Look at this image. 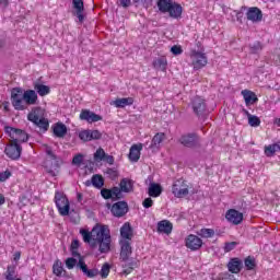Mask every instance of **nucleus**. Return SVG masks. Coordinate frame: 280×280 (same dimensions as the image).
Here are the masks:
<instances>
[{
  "mask_svg": "<svg viewBox=\"0 0 280 280\" xmlns=\"http://www.w3.org/2000/svg\"><path fill=\"white\" fill-rule=\"evenodd\" d=\"M153 69H156V71H167V58L162 56L153 60Z\"/></svg>",
  "mask_w": 280,
  "mask_h": 280,
  "instance_id": "28",
  "label": "nucleus"
},
{
  "mask_svg": "<svg viewBox=\"0 0 280 280\" xmlns=\"http://www.w3.org/2000/svg\"><path fill=\"white\" fill-rule=\"evenodd\" d=\"M28 121H32L35 124V126H38L42 130H48L49 128V121L45 118H39L38 116V109H35L31 112L27 116Z\"/></svg>",
  "mask_w": 280,
  "mask_h": 280,
  "instance_id": "14",
  "label": "nucleus"
},
{
  "mask_svg": "<svg viewBox=\"0 0 280 280\" xmlns=\"http://www.w3.org/2000/svg\"><path fill=\"white\" fill-rule=\"evenodd\" d=\"M120 241H127V242H132V226L130 223H125L120 228Z\"/></svg>",
  "mask_w": 280,
  "mask_h": 280,
  "instance_id": "25",
  "label": "nucleus"
},
{
  "mask_svg": "<svg viewBox=\"0 0 280 280\" xmlns=\"http://www.w3.org/2000/svg\"><path fill=\"white\" fill-rule=\"evenodd\" d=\"M13 259L15 261H19V259H21V252H15L14 255H13Z\"/></svg>",
  "mask_w": 280,
  "mask_h": 280,
  "instance_id": "58",
  "label": "nucleus"
},
{
  "mask_svg": "<svg viewBox=\"0 0 280 280\" xmlns=\"http://www.w3.org/2000/svg\"><path fill=\"white\" fill-rule=\"evenodd\" d=\"M54 135L55 137L62 138L67 135V126L65 124L59 122L54 127Z\"/></svg>",
  "mask_w": 280,
  "mask_h": 280,
  "instance_id": "37",
  "label": "nucleus"
},
{
  "mask_svg": "<svg viewBox=\"0 0 280 280\" xmlns=\"http://www.w3.org/2000/svg\"><path fill=\"white\" fill-rule=\"evenodd\" d=\"M139 1H142L147 5H152V0H133V3H139Z\"/></svg>",
  "mask_w": 280,
  "mask_h": 280,
  "instance_id": "57",
  "label": "nucleus"
},
{
  "mask_svg": "<svg viewBox=\"0 0 280 280\" xmlns=\"http://www.w3.org/2000/svg\"><path fill=\"white\" fill-rule=\"evenodd\" d=\"M173 3L174 1L172 0H159L158 8L162 12V14H167Z\"/></svg>",
  "mask_w": 280,
  "mask_h": 280,
  "instance_id": "34",
  "label": "nucleus"
},
{
  "mask_svg": "<svg viewBox=\"0 0 280 280\" xmlns=\"http://www.w3.org/2000/svg\"><path fill=\"white\" fill-rule=\"evenodd\" d=\"M8 5H10V0H0V8L5 10Z\"/></svg>",
  "mask_w": 280,
  "mask_h": 280,
  "instance_id": "56",
  "label": "nucleus"
},
{
  "mask_svg": "<svg viewBox=\"0 0 280 280\" xmlns=\"http://www.w3.org/2000/svg\"><path fill=\"white\" fill-rule=\"evenodd\" d=\"M148 194H149V196H151V198H159V196H161V194H163V187H161V185H159V184L151 183L149 185Z\"/></svg>",
  "mask_w": 280,
  "mask_h": 280,
  "instance_id": "29",
  "label": "nucleus"
},
{
  "mask_svg": "<svg viewBox=\"0 0 280 280\" xmlns=\"http://www.w3.org/2000/svg\"><path fill=\"white\" fill-rule=\"evenodd\" d=\"M55 203L60 213V215H69V210L71 209L69 205V199L67 196L60 191L55 194Z\"/></svg>",
  "mask_w": 280,
  "mask_h": 280,
  "instance_id": "8",
  "label": "nucleus"
},
{
  "mask_svg": "<svg viewBox=\"0 0 280 280\" xmlns=\"http://www.w3.org/2000/svg\"><path fill=\"white\" fill-rule=\"evenodd\" d=\"M163 141H165V133L164 132H158L150 144V150L153 152H158V150H161V145H163Z\"/></svg>",
  "mask_w": 280,
  "mask_h": 280,
  "instance_id": "20",
  "label": "nucleus"
},
{
  "mask_svg": "<svg viewBox=\"0 0 280 280\" xmlns=\"http://www.w3.org/2000/svg\"><path fill=\"white\" fill-rule=\"evenodd\" d=\"M225 218L229 222H232V224H242V220H244V214L235 209H230Z\"/></svg>",
  "mask_w": 280,
  "mask_h": 280,
  "instance_id": "18",
  "label": "nucleus"
},
{
  "mask_svg": "<svg viewBox=\"0 0 280 280\" xmlns=\"http://www.w3.org/2000/svg\"><path fill=\"white\" fill-rule=\"evenodd\" d=\"M222 280H235V276L231 273H223L222 277H220Z\"/></svg>",
  "mask_w": 280,
  "mask_h": 280,
  "instance_id": "55",
  "label": "nucleus"
},
{
  "mask_svg": "<svg viewBox=\"0 0 280 280\" xmlns=\"http://www.w3.org/2000/svg\"><path fill=\"white\" fill-rule=\"evenodd\" d=\"M5 205V197L0 194V206Z\"/></svg>",
  "mask_w": 280,
  "mask_h": 280,
  "instance_id": "60",
  "label": "nucleus"
},
{
  "mask_svg": "<svg viewBox=\"0 0 280 280\" xmlns=\"http://www.w3.org/2000/svg\"><path fill=\"white\" fill-rule=\"evenodd\" d=\"M172 194L175 198H185V196H189V185L187 180L179 178L173 183Z\"/></svg>",
  "mask_w": 280,
  "mask_h": 280,
  "instance_id": "7",
  "label": "nucleus"
},
{
  "mask_svg": "<svg viewBox=\"0 0 280 280\" xmlns=\"http://www.w3.org/2000/svg\"><path fill=\"white\" fill-rule=\"evenodd\" d=\"M172 229H173L172 222L167 220H163L158 223L159 233H165L166 235H170V233H172Z\"/></svg>",
  "mask_w": 280,
  "mask_h": 280,
  "instance_id": "31",
  "label": "nucleus"
},
{
  "mask_svg": "<svg viewBox=\"0 0 280 280\" xmlns=\"http://www.w3.org/2000/svg\"><path fill=\"white\" fill-rule=\"evenodd\" d=\"M262 47H261V43L256 42L254 45L250 46V52L252 54H259V51H261Z\"/></svg>",
  "mask_w": 280,
  "mask_h": 280,
  "instance_id": "49",
  "label": "nucleus"
},
{
  "mask_svg": "<svg viewBox=\"0 0 280 280\" xmlns=\"http://www.w3.org/2000/svg\"><path fill=\"white\" fill-rule=\"evenodd\" d=\"M101 196L105 200H121L124 198V194L119 187H113L112 189L103 188L101 190Z\"/></svg>",
  "mask_w": 280,
  "mask_h": 280,
  "instance_id": "13",
  "label": "nucleus"
},
{
  "mask_svg": "<svg viewBox=\"0 0 280 280\" xmlns=\"http://www.w3.org/2000/svg\"><path fill=\"white\" fill-rule=\"evenodd\" d=\"M79 139L84 143L89 141H98V139H102V132L100 130L84 129L79 132Z\"/></svg>",
  "mask_w": 280,
  "mask_h": 280,
  "instance_id": "12",
  "label": "nucleus"
},
{
  "mask_svg": "<svg viewBox=\"0 0 280 280\" xmlns=\"http://www.w3.org/2000/svg\"><path fill=\"white\" fill-rule=\"evenodd\" d=\"M82 161H84V156L82 154H77L73 159H72V164L73 165H82Z\"/></svg>",
  "mask_w": 280,
  "mask_h": 280,
  "instance_id": "51",
  "label": "nucleus"
},
{
  "mask_svg": "<svg viewBox=\"0 0 280 280\" xmlns=\"http://www.w3.org/2000/svg\"><path fill=\"white\" fill-rule=\"evenodd\" d=\"M248 124L252 126V128H258V126H261V119L255 115H252L248 118Z\"/></svg>",
  "mask_w": 280,
  "mask_h": 280,
  "instance_id": "42",
  "label": "nucleus"
},
{
  "mask_svg": "<svg viewBox=\"0 0 280 280\" xmlns=\"http://www.w3.org/2000/svg\"><path fill=\"white\" fill-rule=\"evenodd\" d=\"M120 194L124 191L125 194H130L132 191V180L128 178H122L119 184Z\"/></svg>",
  "mask_w": 280,
  "mask_h": 280,
  "instance_id": "33",
  "label": "nucleus"
},
{
  "mask_svg": "<svg viewBox=\"0 0 280 280\" xmlns=\"http://www.w3.org/2000/svg\"><path fill=\"white\" fill-rule=\"evenodd\" d=\"M141 150H143V144H133L129 150V160L132 163H137L141 159Z\"/></svg>",
  "mask_w": 280,
  "mask_h": 280,
  "instance_id": "22",
  "label": "nucleus"
},
{
  "mask_svg": "<svg viewBox=\"0 0 280 280\" xmlns=\"http://www.w3.org/2000/svg\"><path fill=\"white\" fill-rule=\"evenodd\" d=\"M190 107L197 117H202L207 110V103L205 102V98L195 96L190 102Z\"/></svg>",
  "mask_w": 280,
  "mask_h": 280,
  "instance_id": "9",
  "label": "nucleus"
},
{
  "mask_svg": "<svg viewBox=\"0 0 280 280\" xmlns=\"http://www.w3.org/2000/svg\"><path fill=\"white\" fill-rule=\"evenodd\" d=\"M237 247V242H229L224 245V253H231V250H235Z\"/></svg>",
  "mask_w": 280,
  "mask_h": 280,
  "instance_id": "46",
  "label": "nucleus"
},
{
  "mask_svg": "<svg viewBox=\"0 0 280 280\" xmlns=\"http://www.w3.org/2000/svg\"><path fill=\"white\" fill-rule=\"evenodd\" d=\"M246 270H255L257 268V260H255V257L248 256L244 260Z\"/></svg>",
  "mask_w": 280,
  "mask_h": 280,
  "instance_id": "39",
  "label": "nucleus"
},
{
  "mask_svg": "<svg viewBox=\"0 0 280 280\" xmlns=\"http://www.w3.org/2000/svg\"><path fill=\"white\" fill-rule=\"evenodd\" d=\"M276 152H280V141L265 147L266 156H275Z\"/></svg>",
  "mask_w": 280,
  "mask_h": 280,
  "instance_id": "36",
  "label": "nucleus"
},
{
  "mask_svg": "<svg viewBox=\"0 0 280 280\" xmlns=\"http://www.w3.org/2000/svg\"><path fill=\"white\" fill-rule=\"evenodd\" d=\"M277 126L280 127V118L277 120Z\"/></svg>",
  "mask_w": 280,
  "mask_h": 280,
  "instance_id": "62",
  "label": "nucleus"
},
{
  "mask_svg": "<svg viewBox=\"0 0 280 280\" xmlns=\"http://www.w3.org/2000/svg\"><path fill=\"white\" fill-rule=\"evenodd\" d=\"M38 102V94L34 90L23 92L21 88H14L11 92V103L15 110H25Z\"/></svg>",
  "mask_w": 280,
  "mask_h": 280,
  "instance_id": "2",
  "label": "nucleus"
},
{
  "mask_svg": "<svg viewBox=\"0 0 280 280\" xmlns=\"http://www.w3.org/2000/svg\"><path fill=\"white\" fill-rule=\"evenodd\" d=\"M243 113L244 115H246L247 119H249L253 116V114L248 113L247 109H243Z\"/></svg>",
  "mask_w": 280,
  "mask_h": 280,
  "instance_id": "59",
  "label": "nucleus"
},
{
  "mask_svg": "<svg viewBox=\"0 0 280 280\" xmlns=\"http://www.w3.org/2000/svg\"><path fill=\"white\" fill-rule=\"evenodd\" d=\"M72 5L74 10L77 11V18L79 19V22L82 23L84 21V1L82 0H72Z\"/></svg>",
  "mask_w": 280,
  "mask_h": 280,
  "instance_id": "26",
  "label": "nucleus"
},
{
  "mask_svg": "<svg viewBox=\"0 0 280 280\" xmlns=\"http://www.w3.org/2000/svg\"><path fill=\"white\" fill-rule=\"evenodd\" d=\"M167 13L171 19H180V16H183V5L178 4V2H173Z\"/></svg>",
  "mask_w": 280,
  "mask_h": 280,
  "instance_id": "24",
  "label": "nucleus"
},
{
  "mask_svg": "<svg viewBox=\"0 0 280 280\" xmlns=\"http://www.w3.org/2000/svg\"><path fill=\"white\" fill-rule=\"evenodd\" d=\"M186 248L190 250H200L202 248V238L197 235L190 234L186 238Z\"/></svg>",
  "mask_w": 280,
  "mask_h": 280,
  "instance_id": "17",
  "label": "nucleus"
},
{
  "mask_svg": "<svg viewBox=\"0 0 280 280\" xmlns=\"http://www.w3.org/2000/svg\"><path fill=\"white\" fill-rule=\"evenodd\" d=\"M121 8H130L132 5V0H118Z\"/></svg>",
  "mask_w": 280,
  "mask_h": 280,
  "instance_id": "53",
  "label": "nucleus"
},
{
  "mask_svg": "<svg viewBox=\"0 0 280 280\" xmlns=\"http://www.w3.org/2000/svg\"><path fill=\"white\" fill-rule=\"evenodd\" d=\"M132 255V246L130 241H120V258L122 261V275H130L137 268V262L132 260H128V258Z\"/></svg>",
  "mask_w": 280,
  "mask_h": 280,
  "instance_id": "3",
  "label": "nucleus"
},
{
  "mask_svg": "<svg viewBox=\"0 0 280 280\" xmlns=\"http://www.w3.org/2000/svg\"><path fill=\"white\" fill-rule=\"evenodd\" d=\"M154 205V200H152V198H145L142 202V207H144V209H150V207H152Z\"/></svg>",
  "mask_w": 280,
  "mask_h": 280,
  "instance_id": "52",
  "label": "nucleus"
},
{
  "mask_svg": "<svg viewBox=\"0 0 280 280\" xmlns=\"http://www.w3.org/2000/svg\"><path fill=\"white\" fill-rule=\"evenodd\" d=\"M78 268H80L83 275H85V277H89V279H93V277H97L100 275V271L97 269H89L86 262H84L83 259L79 260Z\"/></svg>",
  "mask_w": 280,
  "mask_h": 280,
  "instance_id": "21",
  "label": "nucleus"
},
{
  "mask_svg": "<svg viewBox=\"0 0 280 280\" xmlns=\"http://www.w3.org/2000/svg\"><path fill=\"white\" fill-rule=\"evenodd\" d=\"M242 95L245 100L246 106H248L250 104H255V102L258 101L257 95L255 94V92H252L249 90H243Z\"/></svg>",
  "mask_w": 280,
  "mask_h": 280,
  "instance_id": "30",
  "label": "nucleus"
},
{
  "mask_svg": "<svg viewBox=\"0 0 280 280\" xmlns=\"http://www.w3.org/2000/svg\"><path fill=\"white\" fill-rule=\"evenodd\" d=\"M236 19H237V21H238L240 23H242V12H238V13L236 14Z\"/></svg>",
  "mask_w": 280,
  "mask_h": 280,
  "instance_id": "61",
  "label": "nucleus"
},
{
  "mask_svg": "<svg viewBox=\"0 0 280 280\" xmlns=\"http://www.w3.org/2000/svg\"><path fill=\"white\" fill-rule=\"evenodd\" d=\"M75 266H78V260L75 258H67L66 268H68V270H73Z\"/></svg>",
  "mask_w": 280,
  "mask_h": 280,
  "instance_id": "45",
  "label": "nucleus"
},
{
  "mask_svg": "<svg viewBox=\"0 0 280 280\" xmlns=\"http://www.w3.org/2000/svg\"><path fill=\"white\" fill-rule=\"evenodd\" d=\"M200 45H201L200 42H198V43H197V47H200Z\"/></svg>",
  "mask_w": 280,
  "mask_h": 280,
  "instance_id": "63",
  "label": "nucleus"
},
{
  "mask_svg": "<svg viewBox=\"0 0 280 280\" xmlns=\"http://www.w3.org/2000/svg\"><path fill=\"white\" fill-rule=\"evenodd\" d=\"M92 185L96 187V189H102L104 187V177H102V175L92 176Z\"/></svg>",
  "mask_w": 280,
  "mask_h": 280,
  "instance_id": "40",
  "label": "nucleus"
},
{
  "mask_svg": "<svg viewBox=\"0 0 280 280\" xmlns=\"http://www.w3.org/2000/svg\"><path fill=\"white\" fill-rule=\"evenodd\" d=\"M0 47H1V43H0Z\"/></svg>",
  "mask_w": 280,
  "mask_h": 280,
  "instance_id": "64",
  "label": "nucleus"
},
{
  "mask_svg": "<svg viewBox=\"0 0 280 280\" xmlns=\"http://www.w3.org/2000/svg\"><path fill=\"white\" fill-rule=\"evenodd\" d=\"M80 235H82L85 244H89L92 248H98L101 254L110 253L113 238L110 237L108 226L96 224L92 231L81 229Z\"/></svg>",
  "mask_w": 280,
  "mask_h": 280,
  "instance_id": "1",
  "label": "nucleus"
},
{
  "mask_svg": "<svg viewBox=\"0 0 280 280\" xmlns=\"http://www.w3.org/2000/svg\"><path fill=\"white\" fill-rule=\"evenodd\" d=\"M100 275H101L102 279H106V277H108V275H110V265L105 262L100 271Z\"/></svg>",
  "mask_w": 280,
  "mask_h": 280,
  "instance_id": "44",
  "label": "nucleus"
},
{
  "mask_svg": "<svg viewBox=\"0 0 280 280\" xmlns=\"http://www.w3.org/2000/svg\"><path fill=\"white\" fill-rule=\"evenodd\" d=\"M4 279H7V280H22L21 278H16V266L9 265L7 267V271L4 272Z\"/></svg>",
  "mask_w": 280,
  "mask_h": 280,
  "instance_id": "32",
  "label": "nucleus"
},
{
  "mask_svg": "<svg viewBox=\"0 0 280 280\" xmlns=\"http://www.w3.org/2000/svg\"><path fill=\"white\" fill-rule=\"evenodd\" d=\"M190 60L196 71L207 67L208 59L207 55L205 54V49L200 48V50H190Z\"/></svg>",
  "mask_w": 280,
  "mask_h": 280,
  "instance_id": "5",
  "label": "nucleus"
},
{
  "mask_svg": "<svg viewBox=\"0 0 280 280\" xmlns=\"http://www.w3.org/2000/svg\"><path fill=\"white\" fill-rule=\"evenodd\" d=\"M103 161H106L109 165H113L115 163V158L113 155H106L104 156Z\"/></svg>",
  "mask_w": 280,
  "mask_h": 280,
  "instance_id": "54",
  "label": "nucleus"
},
{
  "mask_svg": "<svg viewBox=\"0 0 280 280\" xmlns=\"http://www.w3.org/2000/svg\"><path fill=\"white\" fill-rule=\"evenodd\" d=\"M34 89H35L36 93H38V95H40V97H45V95H49V93H51V90L49 89V86H47L45 84L36 83L34 85Z\"/></svg>",
  "mask_w": 280,
  "mask_h": 280,
  "instance_id": "35",
  "label": "nucleus"
},
{
  "mask_svg": "<svg viewBox=\"0 0 280 280\" xmlns=\"http://www.w3.org/2000/svg\"><path fill=\"white\" fill-rule=\"evenodd\" d=\"M197 235H199V237H203L205 240H209L215 235V230L203 228L197 232Z\"/></svg>",
  "mask_w": 280,
  "mask_h": 280,
  "instance_id": "38",
  "label": "nucleus"
},
{
  "mask_svg": "<svg viewBox=\"0 0 280 280\" xmlns=\"http://www.w3.org/2000/svg\"><path fill=\"white\" fill-rule=\"evenodd\" d=\"M4 132L10 137L11 142L13 143H25L30 139V136H27V132H25L22 129H16L13 127H5Z\"/></svg>",
  "mask_w": 280,
  "mask_h": 280,
  "instance_id": "6",
  "label": "nucleus"
},
{
  "mask_svg": "<svg viewBox=\"0 0 280 280\" xmlns=\"http://www.w3.org/2000/svg\"><path fill=\"white\" fill-rule=\"evenodd\" d=\"M10 176H12V173L10 171H4L0 173V183H5V180H8V178H10Z\"/></svg>",
  "mask_w": 280,
  "mask_h": 280,
  "instance_id": "50",
  "label": "nucleus"
},
{
  "mask_svg": "<svg viewBox=\"0 0 280 280\" xmlns=\"http://www.w3.org/2000/svg\"><path fill=\"white\" fill-rule=\"evenodd\" d=\"M247 21H252V23H257L264 19V14L261 13V10L257 7H252L248 9L247 13Z\"/></svg>",
  "mask_w": 280,
  "mask_h": 280,
  "instance_id": "19",
  "label": "nucleus"
},
{
  "mask_svg": "<svg viewBox=\"0 0 280 280\" xmlns=\"http://www.w3.org/2000/svg\"><path fill=\"white\" fill-rule=\"evenodd\" d=\"M132 104H135V98L132 97L117 98L110 103V105L116 108H126V106H132Z\"/></svg>",
  "mask_w": 280,
  "mask_h": 280,
  "instance_id": "27",
  "label": "nucleus"
},
{
  "mask_svg": "<svg viewBox=\"0 0 280 280\" xmlns=\"http://www.w3.org/2000/svg\"><path fill=\"white\" fill-rule=\"evenodd\" d=\"M110 212L115 218H124L128 213V202L118 201L112 206Z\"/></svg>",
  "mask_w": 280,
  "mask_h": 280,
  "instance_id": "15",
  "label": "nucleus"
},
{
  "mask_svg": "<svg viewBox=\"0 0 280 280\" xmlns=\"http://www.w3.org/2000/svg\"><path fill=\"white\" fill-rule=\"evenodd\" d=\"M171 52L173 54V56H180L183 54V47L179 45H174L173 47H171Z\"/></svg>",
  "mask_w": 280,
  "mask_h": 280,
  "instance_id": "48",
  "label": "nucleus"
},
{
  "mask_svg": "<svg viewBox=\"0 0 280 280\" xmlns=\"http://www.w3.org/2000/svg\"><path fill=\"white\" fill-rule=\"evenodd\" d=\"M52 272L56 277H62V272H65V268H62V262L57 261L52 266Z\"/></svg>",
  "mask_w": 280,
  "mask_h": 280,
  "instance_id": "41",
  "label": "nucleus"
},
{
  "mask_svg": "<svg viewBox=\"0 0 280 280\" xmlns=\"http://www.w3.org/2000/svg\"><path fill=\"white\" fill-rule=\"evenodd\" d=\"M80 119L82 121H88V124H95L97 121H102V116L89 109H82L80 114Z\"/></svg>",
  "mask_w": 280,
  "mask_h": 280,
  "instance_id": "16",
  "label": "nucleus"
},
{
  "mask_svg": "<svg viewBox=\"0 0 280 280\" xmlns=\"http://www.w3.org/2000/svg\"><path fill=\"white\" fill-rule=\"evenodd\" d=\"M105 156H106V152L104 151V149L98 148L94 153V161L96 162L104 161Z\"/></svg>",
  "mask_w": 280,
  "mask_h": 280,
  "instance_id": "43",
  "label": "nucleus"
},
{
  "mask_svg": "<svg viewBox=\"0 0 280 280\" xmlns=\"http://www.w3.org/2000/svg\"><path fill=\"white\" fill-rule=\"evenodd\" d=\"M80 247V242L79 241H72L71 243V248H72V255L73 257H80V254L75 250Z\"/></svg>",
  "mask_w": 280,
  "mask_h": 280,
  "instance_id": "47",
  "label": "nucleus"
},
{
  "mask_svg": "<svg viewBox=\"0 0 280 280\" xmlns=\"http://www.w3.org/2000/svg\"><path fill=\"white\" fill-rule=\"evenodd\" d=\"M179 143L184 148H196L200 145V137L196 133H186L179 138Z\"/></svg>",
  "mask_w": 280,
  "mask_h": 280,
  "instance_id": "11",
  "label": "nucleus"
},
{
  "mask_svg": "<svg viewBox=\"0 0 280 280\" xmlns=\"http://www.w3.org/2000/svg\"><path fill=\"white\" fill-rule=\"evenodd\" d=\"M22 151L23 148H21V144L11 141V143L7 144L4 154H7V156L12 161H19V159H21Z\"/></svg>",
  "mask_w": 280,
  "mask_h": 280,
  "instance_id": "10",
  "label": "nucleus"
},
{
  "mask_svg": "<svg viewBox=\"0 0 280 280\" xmlns=\"http://www.w3.org/2000/svg\"><path fill=\"white\" fill-rule=\"evenodd\" d=\"M244 264L240 258H232L228 264V269L233 275H238L242 271Z\"/></svg>",
  "mask_w": 280,
  "mask_h": 280,
  "instance_id": "23",
  "label": "nucleus"
},
{
  "mask_svg": "<svg viewBox=\"0 0 280 280\" xmlns=\"http://www.w3.org/2000/svg\"><path fill=\"white\" fill-rule=\"evenodd\" d=\"M47 160L45 162L46 172L50 176H57L58 167H60L58 156L54 154L51 147H46Z\"/></svg>",
  "mask_w": 280,
  "mask_h": 280,
  "instance_id": "4",
  "label": "nucleus"
}]
</instances>
